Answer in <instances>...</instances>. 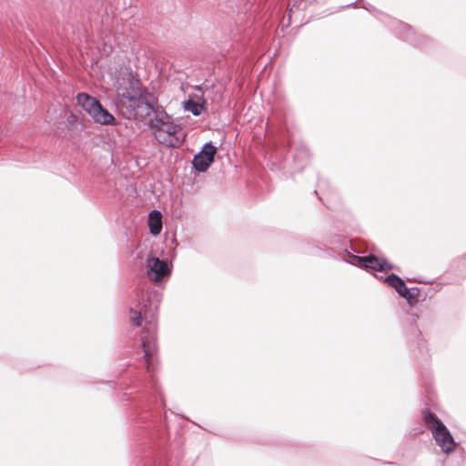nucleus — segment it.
<instances>
[{
  "mask_svg": "<svg viewBox=\"0 0 466 466\" xmlns=\"http://www.w3.org/2000/svg\"><path fill=\"white\" fill-rule=\"evenodd\" d=\"M205 93L201 96L198 94L193 95L189 99L183 102V108L186 111L191 112L194 116H199L205 110V104L207 98L204 97Z\"/></svg>",
  "mask_w": 466,
  "mask_h": 466,
  "instance_id": "6e6552de",
  "label": "nucleus"
},
{
  "mask_svg": "<svg viewBox=\"0 0 466 466\" xmlns=\"http://www.w3.org/2000/svg\"><path fill=\"white\" fill-rule=\"evenodd\" d=\"M424 420L441 450L446 453L451 452L455 449V442L445 425L431 412L424 415Z\"/></svg>",
  "mask_w": 466,
  "mask_h": 466,
  "instance_id": "39448f33",
  "label": "nucleus"
},
{
  "mask_svg": "<svg viewBox=\"0 0 466 466\" xmlns=\"http://www.w3.org/2000/svg\"><path fill=\"white\" fill-rule=\"evenodd\" d=\"M76 100L95 123L104 126L116 125L115 116L104 108L96 98L86 93H79Z\"/></svg>",
  "mask_w": 466,
  "mask_h": 466,
  "instance_id": "20e7f679",
  "label": "nucleus"
},
{
  "mask_svg": "<svg viewBox=\"0 0 466 466\" xmlns=\"http://www.w3.org/2000/svg\"><path fill=\"white\" fill-rule=\"evenodd\" d=\"M146 267L148 279L154 282H161L171 273L167 262L158 258L153 253L148 254Z\"/></svg>",
  "mask_w": 466,
  "mask_h": 466,
  "instance_id": "423d86ee",
  "label": "nucleus"
},
{
  "mask_svg": "<svg viewBox=\"0 0 466 466\" xmlns=\"http://www.w3.org/2000/svg\"><path fill=\"white\" fill-rule=\"evenodd\" d=\"M113 87L118 104L128 118L144 121L150 116L152 104L148 99L149 93L131 71L121 70L114 77Z\"/></svg>",
  "mask_w": 466,
  "mask_h": 466,
  "instance_id": "f257e3e1",
  "label": "nucleus"
},
{
  "mask_svg": "<svg viewBox=\"0 0 466 466\" xmlns=\"http://www.w3.org/2000/svg\"><path fill=\"white\" fill-rule=\"evenodd\" d=\"M129 319L136 326H141L143 321H145V328L141 336V341L147 369V371L150 372L152 359L157 350L155 321L152 316L148 317L146 306L140 307L139 309H131L129 312Z\"/></svg>",
  "mask_w": 466,
  "mask_h": 466,
  "instance_id": "7ed1b4c3",
  "label": "nucleus"
},
{
  "mask_svg": "<svg viewBox=\"0 0 466 466\" xmlns=\"http://www.w3.org/2000/svg\"><path fill=\"white\" fill-rule=\"evenodd\" d=\"M148 228L154 236L158 235L162 229V215L157 210H153L148 215Z\"/></svg>",
  "mask_w": 466,
  "mask_h": 466,
  "instance_id": "9d476101",
  "label": "nucleus"
},
{
  "mask_svg": "<svg viewBox=\"0 0 466 466\" xmlns=\"http://www.w3.org/2000/svg\"><path fill=\"white\" fill-rule=\"evenodd\" d=\"M387 282L390 286L394 288L396 291L402 297L407 298L409 296V289L406 287L404 281L398 276L391 274L387 278Z\"/></svg>",
  "mask_w": 466,
  "mask_h": 466,
  "instance_id": "9b49d317",
  "label": "nucleus"
},
{
  "mask_svg": "<svg viewBox=\"0 0 466 466\" xmlns=\"http://www.w3.org/2000/svg\"><path fill=\"white\" fill-rule=\"evenodd\" d=\"M148 126L153 130L155 138L166 147H177L184 140L180 125L175 123L172 116L161 107L152 106Z\"/></svg>",
  "mask_w": 466,
  "mask_h": 466,
  "instance_id": "f03ea898",
  "label": "nucleus"
},
{
  "mask_svg": "<svg viewBox=\"0 0 466 466\" xmlns=\"http://www.w3.org/2000/svg\"><path fill=\"white\" fill-rule=\"evenodd\" d=\"M358 259L365 268H370L379 271H384L389 268L387 262L376 256L370 255L367 257H359Z\"/></svg>",
  "mask_w": 466,
  "mask_h": 466,
  "instance_id": "1a4fd4ad",
  "label": "nucleus"
},
{
  "mask_svg": "<svg viewBox=\"0 0 466 466\" xmlns=\"http://www.w3.org/2000/svg\"><path fill=\"white\" fill-rule=\"evenodd\" d=\"M217 149L211 144H206L200 153L195 156L193 165L198 171L204 172L214 161Z\"/></svg>",
  "mask_w": 466,
  "mask_h": 466,
  "instance_id": "0eeeda50",
  "label": "nucleus"
}]
</instances>
